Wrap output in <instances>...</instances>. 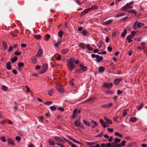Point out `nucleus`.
<instances>
[{
    "mask_svg": "<svg viewBox=\"0 0 147 147\" xmlns=\"http://www.w3.org/2000/svg\"><path fill=\"white\" fill-rule=\"evenodd\" d=\"M74 59L73 58H71L69 61H67L68 63L67 66L68 69L72 71L75 68V66L74 65Z\"/></svg>",
    "mask_w": 147,
    "mask_h": 147,
    "instance_id": "nucleus-1",
    "label": "nucleus"
},
{
    "mask_svg": "<svg viewBox=\"0 0 147 147\" xmlns=\"http://www.w3.org/2000/svg\"><path fill=\"white\" fill-rule=\"evenodd\" d=\"M87 69V67L86 66H84L80 68V69L76 70V72L77 73H80L86 71Z\"/></svg>",
    "mask_w": 147,
    "mask_h": 147,
    "instance_id": "nucleus-2",
    "label": "nucleus"
},
{
    "mask_svg": "<svg viewBox=\"0 0 147 147\" xmlns=\"http://www.w3.org/2000/svg\"><path fill=\"white\" fill-rule=\"evenodd\" d=\"M113 84L112 83H104L103 85V87L107 88H111L113 86Z\"/></svg>",
    "mask_w": 147,
    "mask_h": 147,
    "instance_id": "nucleus-3",
    "label": "nucleus"
},
{
    "mask_svg": "<svg viewBox=\"0 0 147 147\" xmlns=\"http://www.w3.org/2000/svg\"><path fill=\"white\" fill-rule=\"evenodd\" d=\"M48 66L47 64L45 63L43 65V67L42 70L41 71V73H43L46 71L48 69Z\"/></svg>",
    "mask_w": 147,
    "mask_h": 147,
    "instance_id": "nucleus-4",
    "label": "nucleus"
},
{
    "mask_svg": "<svg viewBox=\"0 0 147 147\" xmlns=\"http://www.w3.org/2000/svg\"><path fill=\"white\" fill-rule=\"evenodd\" d=\"M136 24H137V27L138 28H140L141 27V22H137V21H136L135 22V23L134 24V26L133 27L134 30H135L136 29Z\"/></svg>",
    "mask_w": 147,
    "mask_h": 147,
    "instance_id": "nucleus-5",
    "label": "nucleus"
},
{
    "mask_svg": "<svg viewBox=\"0 0 147 147\" xmlns=\"http://www.w3.org/2000/svg\"><path fill=\"white\" fill-rule=\"evenodd\" d=\"M54 139L56 141L59 142H64V141L60 137L57 136H54Z\"/></svg>",
    "mask_w": 147,
    "mask_h": 147,
    "instance_id": "nucleus-6",
    "label": "nucleus"
},
{
    "mask_svg": "<svg viewBox=\"0 0 147 147\" xmlns=\"http://www.w3.org/2000/svg\"><path fill=\"white\" fill-rule=\"evenodd\" d=\"M103 57L102 56H100L98 55H96V61L97 62L100 63L101 61L103 59Z\"/></svg>",
    "mask_w": 147,
    "mask_h": 147,
    "instance_id": "nucleus-7",
    "label": "nucleus"
},
{
    "mask_svg": "<svg viewBox=\"0 0 147 147\" xmlns=\"http://www.w3.org/2000/svg\"><path fill=\"white\" fill-rule=\"evenodd\" d=\"M76 127H80L83 129H84L85 128L83 125L79 120H78V122L77 124L76 125Z\"/></svg>",
    "mask_w": 147,
    "mask_h": 147,
    "instance_id": "nucleus-8",
    "label": "nucleus"
},
{
    "mask_svg": "<svg viewBox=\"0 0 147 147\" xmlns=\"http://www.w3.org/2000/svg\"><path fill=\"white\" fill-rule=\"evenodd\" d=\"M43 51L41 49H39L38 50V52L36 56L37 57H40L43 53Z\"/></svg>",
    "mask_w": 147,
    "mask_h": 147,
    "instance_id": "nucleus-9",
    "label": "nucleus"
},
{
    "mask_svg": "<svg viewBox=\"0 0 147 147\" xmlns=\"http://www.w3.org/2000/svg\"><path fill=\"white\" fill-rule=\"evenodd\" d=\"M86 44L83 43H81L78 45V47L82 49L83 50L85 49V48H86Z\"/></svg>",
    "mask_w": 147,
    "mask_h": 147,
    "instance_id": "nucleus-10",
    "label": "nucleus"
},
{
    "mask_svg": "<svg viewBox=\"0 0 147 147\" xmlns=\"http://www.w3.org/2000/svg\"><path fill=\"white\" fill-rule=\"evenodd\" d=\"M112 105L113 104L111 103H110L108 104L103 105L102 106V107L109 108L111 107L112 106Z\"/></svg>",
    "mask_w": 147,
    "mask_h": 147,
    "instance_id": "nucleus-11",
    "label": "nucleus"
},
{
    "mask_svg": "<svg viewBox=\"0 0 147 147\" xmlns=\"http://www.w3.org/2000/svg\"><path fill=\"white\" fill-rule=\"evenodd\" d=\"M113 21V20L110 19L104 22L103 24L105 25H108L111 23Z\"/></svg>",
    "mask_w": 147,
    "mask_h": 147,
    "instance_id": "nucleus-12",
    "label": "nucleus"
},
{
    "mask_svg": "<svg viewBox=\"0 0 147 147\" xmlns=\"http://www.w3.org/2000/svg\"><path fill=\"white\" fill-rule=\"evenodd\" d=\"M56 88L57 90L60 92L63 93L64 91L62 87L57 86Z\"/></svg>",
    "mask_w": 147,
    "mask_h": 147,
    "instance_id": "nucleus-13",
    "label": "nucleus"
},
{
    "mask_svg": "<svg viewBox=\"0 0 147 147\" xmlns=\"http://www.w3.org/2000/svg\"><path fill=\"white\" fill-rule=\"evenodd\" d=\"M122 79L117 78L114 80V84L116 85H118L119 84V82L120 81H121Z\"/></svg>",
    "mask_w": 147,
    "mask_h": 147,
    "instance_id": "nucleus-14",
    "label": "nucleus"
},
{
    "mask_svg": "<svg viewBox=\"0 0 147 147\" xmlns=\"http://www.w3.org/2000/svg\"><path fill=\"white\" fill-rule=\"evenodd\" d=\"M11 63L10 62H8L6 63L7 69L11 70Z\"/></svg>",
    "mask_w": 147,
    "mask_h": 147,
    "instance_id": "nucleus-15",
    "label": "nucleus"
},
{
    "mask_svg": "<svg viewBox=\"0 0 147 147\" xmlns=\"http://www.w3.org/2000/svg\"><path fill=\"white\" fill-rule=\"evenodd\" d=\"M90 10L89 8L85 9L81 13V16H83L85 14L87 13L89 11H90Z\"/></svg>",
    "mask_w": 147,
    "mask_h": 147,
    "instance_id": "nucleus-16",
    "label": "nucleus"
},
{
    "mask_svg": "<svg viewBox=\"0 0 147 147\" xmlns=\"http://www.w3.org/2000/svg\"><path fill=\"white\" fill-rule=\"evenodd\" d=\"M77 111V109H75L74 110L73 112V115L71 116V117L72 119H74L76 116Z\"/></svg>",
    "mask_w": 147,
    "mask_h": 147,
    "instance_id": "nucleus-17",
    "label": "nucleus"
},
{
    "mask_svg": "<svg viewBox=\"0 0 147 147\" xmlns=\"http://www.w3.org/2000/svg\"><path fill=\"white\" fill-rule=\"evenodd\" d=\"M105 69V68L102 66H100L98 69V71L100 73L103 72Z\"/></svg>",
    "mask_w": 147,
    "mask_h": 147,
    "instance_id": "nucleus-18",
    "label": "nucleus"
},
{
    "mask_svg": "<svg viewBox=\"0 0 147 147\" xmlns=\"http://www.w3.org/2000/svg\"><path fill=\"white\" fill-rule=\"evenodd\" d=\"M69 51V50L67 49H61V53L63 54H65L67 53Z\"/></svg>",
    "mask_w": 147,
    "mask_h": 147,
    "instance_id": "nucleus-19",
    "label": "nucleus"
},
{
    "mask_svg": "<svg viewBox=\"0 0 147 147\" xmlns=\"http://www.w3.org/2000/svg\"><path fill=\"white\" fill-rule=\"evenodd\" d=\"M104 119L109 124H111L112 123V122L111 119L105 117Z\"/></svg>",
    "mask_w": 147,
    "mask_h": 147,
    "instance_id": "nucleus-20",
    "label": "nucleus"
},
{
    "mask_svg": "<svg viewBox=\"0 0 147 147\" xmlns=\"http://www.w3.org/2000/svg\"><path fill=\"white\" fill-rule=\"evenodd\" d=\"M49 144L51 145H55L56 144V143L51 139H50L49 140Z\"/></svg>",
    "mask_w": 147,
    "mask_h": 147,
    "instance_id": "nucleus-21",
    "label": "nucleus"
},
{
    "mask_svg": "<svg viewBox=\"0 0 147 147\" xmlns=\"http://www.w3.org/2000/svg\"><path fill=\"white\" fill-rule=\"evenodd\" d=\"M83 122L84 124L88 126H89L91 125L90 123L85 120H83Z\"/></svg>",
    "mask_w": 147,
    "mask_h": 147,
    "instance_id": "nucleus-22",
    "label": "nucleus"
},
{
    "mask_svg": "<svg viewBox=\"0 0 147 147\" xmlns=\"http://www.w3.org/2000/svg\"><path fill=\"white\" fill-rule=\"evenodd\" d=\"M7 141H8V143L9 144H12L13 145H15V144L14 142L11 139H9L7 140Z\"/></svg>",
    "mask_w": 147,
    "mask_h": 147,
    "instance_id": "nucleus-23",
    "label": "nucleus"
},
{
    "mask_svg": "<svg viewBox=\"0 0 147 147\" xmlns=\"http://www.w3.org/2000/svg\"><path fill=\"white\" fill-rule=\"evenodd\" d=\"M50 35L49 34H47L45 36L44 39L46 41H48L49 40V39L50 38Z\"/></svg>",
    "mask_w": 147,
    "mask_h": 147,
    "instance_id": "nucleus-24",
    "label": "nucleus"
},
{
    "mask_svg": "<svg viewBox=\"0 0 147 147\" xmlns=\"http://www.w3.org/2000/svg\"><path fill=\"white\" fill-rule=\"evenodd\" d=\"M127 33V30L126 29H124V31L121 33V35L122 37H124Z\"/></svg>",
    "mask_w": 147,
    "mask_h": 147,
    "instance_id": "nucleus-25",
    "label": "nucleus"
},
{
    "mask_svg": "<svg viewBox=\"0 0 147 147\" xmlns=\"http://www.w3.org/2000/svg\"><path fill=\"white\" fill-rule=\"evenodd\" d=\"M93 99L94 97H91L89 99L86 100H85V102L88 103L89 102L92 101L93 100Z\"/></svg>",
    "mask_w": 147,
    "mask_h": 147,
    "instance_id": "nucleus-26",
    "label": "nucleus"
},
{
    "mask_svg": "<svg viewBox=\"0 0 147 147\" xmlns=\"http://www.w3.org/2000/svg\"><path fill=\"white\" fill-rule=\"evenodd\" d=\"M86 47L90 51H92L93 50L92 47H90V45L89 44H86Z\"/></svg>",
    "mask_w": 147,
    "mask_h": 147,
    "instance_id": "nucleus-27",
    "label": "nucleus"
},
{
    "mask_svg": "<svg viewBox=\"0 0 147 147\" xmlns=\"http://www.w3.org/2000/svg\"><path fill=\"white\" fill-rule=\"evenodd\" d=\"M31 60L33 63L35 64L36 61V59L35 57H32L31 58Z\"/></svg>",
    "mask_w": 147,
    "mask_h": 147,
    "instance_id": "nucleus-28",
    "label": "nucleus"
},
{
    "mask_svg": "<svg viewBox=\"0 0 147 147\" xmlns=\"http://www.w3.org/2000/svg\"><path fill=\"white\" fill-rule=\"evenodd\" d=\"M18 58L17 57H14V58L11 59V61L13 63H15L18 60Z\"/></svg>",
    "mask_w": 147,
    "mask_h": 147,
    "instance_id": "nucleus-29",
    "label": "nucleus"
},
{
    "mask_svg": "<svg viewBox=\"0 0 147 147\" xmlns=\"http://www.w3.org/2000/svg\"><path fill=\"white\" fill-rule=\"evenodd\" d=\"M137 120V119L135 117H132L129 120L130 121L132 122H134L136 121Z\"/></svg>",
    "mask_w": 147,
    "mask_h": 147,
    "instance_id": "nucleus-30",
    "label": "nucleus"
},
{
    "mask_svg": "<svg viewBox=\"0 0 147 147\" xmlns=\"http://www.w3.org/2000/svg\"><path fill=\"white\" fill-rule=\"evenodd\" d=\"M100 123L103 125V126L105 128L107 126L105 124L104 122L102 119H100L99 120Z\"/></svg>",
    "mask_w": 147,
    "mask_h": 147,
    "instance_id": "nucleus-31",
    "label": "nucleus"
},
{
    "mask_svg": "<svg viewBox=\"0 0 147 147\" xmlns=\"http://www.w3.org/2000/svg\"><path fill=\"white\" fill-rule=\"evenodd\" d=\"M88 33V32L86 30H83L82 32H81V33L84 35V36H86L87 35V33Z\"/></svg>",
    "mask_w": 147,
    "mask_h": 147,
    "instance_id": "nucleus-32",
    "label": "nucleus"
},
{
    "mask_svg": "<svg viewBox=\"0 0 147 147\" xmlns=\"http://www.w3.org/2000/svg\"><path fill=\"white\" fill-rule=\"evenodd\" d=\"M2 44L3 46L4 49H6L7 47L6 43L5 42H2Z\"/></svg>",
    "mask_w": 147,
    "mask_h": 147,
    "instance_id": "nucleus-33",
    "label": "nucleus"
},
{
    "mask_svg": "<svg viewBox=\"0 0 147 147\" xmlns=\"http://www.w3.org/2000/svg\"><path fill=\"white\" fill-rule=\"evenodd\" d=\"M34 37L37 39H39L41 38V36L39 35H35L34 36Z\"/></svg>",
    "mask_w": 147,
    "mask_h": 147,
    "instance_id": "nucleus-34",
    "label": "nucleus"
},
{
    "mask_svg": "<svg viewBox=\"0 0 147 147\" xmlns=\"http://www.w3.org/2000/svg\"><path fill=\"white\" fill-rule=\"evenodd\" d=\"M125 15V13H122L121 14H118L117 15L115 16V17L116 18H119L121 16H124Z\"/></svg>",
    "mask_w": 147,
    "mask_h": 147,
    "instance_id": "nucleus-35",
    "label": "nucleus"
},
{
    "mask_svg": "<svg viewBox=\"0 0 147 147\" xmlns=\"http://www.w3.org/2000/svg\"><path fill=\"white\" fill-rule=\"evenodd\" d=\"M89 8L90 10H95L98 8V7L97 6L94 5L91 8Z\"/></svg>",
    "mask_w": 147,
    "mask_h": 147,
    "instance_id": "nucleus-36",
    "label": "nucleus"
},
{
    "mask_svg": "<svg viewBox=\"0 0 147 147\" xmlns=\"http://www.w3.org/2000/svg\"><path fill=\"white\" fill-rule=\"evenodd\" d=\"M59 36L60 37L62 38L63 35V33L62 31H60L59 32L58 34Z\"/></svg>",
    "mask_w": 147,
    "mask_h": 147,
    "instance_id": "nucleus-37",
    "label": "nucleus"
},
{
    "mask_svg": "<svg viewBox=\"0 0 147 147\" xmlns=\"http://www.w3.org/2000/svg\"><path fill=\"white\" fill-rule=\"evenodd\" d=\"M18 67L20 68V67L24 66V64L22 62H20L18 63Z\"/></svg>",
    "mask_w": 147,
    "mask_h": 147,
    "instance_id": "nucleus-38",
    "label": "nucleus"
},
{
    "mask_svg": "<svg viewBox=\"0 0 147 147\" xmlns=\"http://www.w3.org/2000/svg\"><path fill=\"white\" fill-rule=\"evenodd\" d=\"M96 144V142H87V144L89 146H91Z\"/></svg>",
    "mask_w": 147,
    "mask_h": 147,
    "instance_id": "nucleus-39",
    "label": "nucleus"
},
{
    "mask_svg": "<svg viewBox=\"0 0 147 147\" xmlns=\"http://www.w3.org/2000/svg\"><path fill=\"white\" fill-rule=\"evenodd\" d=\"M128 9L127 7L125 5L122 7L121 10L123 11H125L127 10Z\"/></svg>",
    "mask_w": 147,
    "mask_h": 147,
    "instance_id": "nucleus-40",
    "label": "nucleus"
},
{
    "mask_svg": "<svg viewBox=\"0 0 147 147\" xmlns=\"http://www.w3.org/2000/svg\"><path fill=\"white\" fill-rule=\"evenodd\" d=\"M53 103L51 101H47L45 102L44 104L45 105H51Z\"/></svg>",
    "mask_w": 147,
    "mask_h": 147,
    "instance_id": "nucleus-41",
    "label": "nucleus"
},
{
    "mask_svg": "<svg viewBox=\"0 0 147 147\" xmlns=\"http://www.w3.org/2000/svg\"><path fill=\"white\" fill-rule=\"evenodd\" d=\"M134 37V36L132 35L131 34H130L127 37V39H131L133 38Z\"/></svg>",
    "mask_w": 147,
    "mask_h": 147,
    "instance_id": "nucleus-42",
    "label": "nucleus"
},
{
    "mask_svg": "<svg viewBox=\"0 0 147 147\" xmlns=\"http://www.w3.org/2000/svg\"><path fill=\"white\" fill-rule=\"evenodd\" d=\"M115 135L116 136H119L121 138L122 136V135L121 134L117 132H115Z\"/></svg>",
    "mask_w": 147,
    "mask_h": 147,
    "instance_id": "nucleus-43",
    "label": "nucleus"
},
{
    "mask_svg": "<svg viewBox=\"0 0 147 147\" xmlns=\"http://www.w3.org/2000/svg\"><path fill=\"white\" fill-rule=\"evenodd\" d=\"M117 143L115 142H113L111 144V147H116Z\"/></svg>",
    "mask_w": 147,
    "mask_h": 147,
    "instance_id": "nucleus-44",
    "label": "nucleus"
},
{
    "mask_svg": "<svg viewBox=\"0 0 147 147\" xmlns=\"http://www.w3.org/2000/svg\"><path fill=\"white\" fill-rule=\"evenodd\" d=\"M67 137L68 138H69V139H70V140L73 141L74 142H75L76 140L74 139L72 137H71L70 136H68V135H67Z\"/></svg>",
    "mask_w": 147,
    "mask_h": 147,
    "instance_id": "nucleus-45",
    "label": "nucleus"
},
{
    "mask_svg": "<svg viewBox=\"0 0 147 147\" xmlns=\"http://www.w3.org/2000/svg\"><path fill=\"white\" fill-rule=\"evenodd\" d=\"M58 57H56V55L55 56V58H56L57 60H60L61 59V57L59 55L57 54Z\"/></svg>",
    "mask_w": 147,
    "mask_h": 147,
    "instance_id": "nucleus-46",
    "label": "nucleus"
},
{
    "mask_svg": "<svg viewBox=\"0 0 147 147\" xmlns=\"http://www.w3.org/2000/svg\"><path fill=\"white\" fill-rule=\"evenodd\" d=\"M69 144L71 147H78L75 144L72 143L71 142H69Z\"/></svg>",
    "mask_w": 147,
    "mask_h": 147,
    "instance_id": "nucleus-47",
    "label": "nucleus"
},
{
    "mask_svg": "<svg viewBox=\"0 0 147 147\" xmlns=\"http://www.w3.org/2000/svg\"><path fill=\"white\" fill-rule=\"evenodd\" d=\"M7 89H8V88L7 86H4V85H3V86L2 88V89L3 90H4L5 91H6L7 90Z\"/></svg>",
    "mask_w": 147,
    "mask_h": 147,
    "instance_id": "nucleus-48",
    "label": "nucleus"
},
{
    "mask_svg": "<svg viewBox=\"0 0 147 147\" xmlns=\"http://www.w3.org/2000/svg\"><path fill=\"white\" fill-rule=\"evenodd\" d=\"M50 109L53 111H55L56 109V107L54 106H51L50 107Z\"/></svg>",
    "mask_w": 147,
    "mask_h": 147,
    "instance_id": "nucleus-49",
    "label": "nucleus"
},
{
    "mask_svg": "<svg viewBox=\"0 0 147 147\" xmlns=\"http://www.w3.org/2000/svg\"><path fill=\"white\" fill-rule=\"evenodd\" d=\"M127 114V111L125 109L123 111V117H125Z\"/></svg>",
    "mask_w": 147,
    "mask_h": 147,
    "instance_id": "nucleus-50",
    "label": "nucleus"
},
{
    "mask_svg": "<svg viewBox=\"0 0 147 147\" xmlns=\"http://www.w3.org/2000/svg\"><path fill=\"white\" fill-rule=\"evenodd\" d=\"M61 41H58V42L55 44V45L56 47H58L59 45H61Z\"/></svg>",
    "mask_w": 147,
    "mask_h": 147,
    "instance_id": "nucleus-51",
    "label": "nucleus"
},
{
    "mask_svg": "<svg viewBox=\"0 0 147 147\" xmlns=\"http://www.w3.org/2000/svg\"><path fill=\"white\" fill-rule=\"evenodd\" d=\"M143 104L142 103L141 105L140 106H138L137 107V108L138 110H140V109H141L143 107Z\"/></svg>",
    "mask_w": 147,
    "mask_h": 147,
    "instance_id": "nucleus-52",
    "label": "nucleus"
},
{
    "mask_svg": "<svg viewBox=\"0 0 147 147\" xmlns=\"http://www.w3.org/2000/svg\"><path fill=\"white\" fill-rule=\"evenodd\" d=\"M123 92V91H121L120 90H117V93L118 95H121Z\"/></svg>",
    "mask_w": 147,
    "mask_h": 147,
    "instance_id": "nucleus-53",
    "label": "nucleus"
},
{
    "mask_svg": "<svg viewBox=\"0 0 147 147\" xmlns=\"http://www.w3.org/2000/svg\"><path fill=\"white\" fill-rule=\"evenodd\" d=\"M74 81V79H72L70 80V84L72 86H74V84L73 83V82Z\"/></svg>",
    "mask_w": 147,
    "mask_h": 147,
    "instance_id": "nucleus-54",
    "label": "nucleus"
},
{
    "mask_svg": "<svg viewBox=\"0 0 147 147\" xmlns=\"http://www.w3.org/2000/svg\"><path fill=\"white\" fill-rule=\"evenodd\" d=\"M2 141L3 142H5L6 141V139L4 137H2L1 138Z\"/></svg>",
    "mask_w": 147,
    "mask_h": 147,
    "instance_id": "nucleus-55",
    "label": "nucleus"
},
{
    "mask_svg": "<svg viewBox=\"0 0 147 147\" xmlns=\"http://www.w3.org/2000/svg\"><path fill=\"white\" fill-rule=\"evenodd\" d=\"M128 18V16H126V17H124V18H123L122 19H121L120 20V21H121L123 20H125L126 21L127 19Z\"/></svg>",
    "mask_w": 147,
    "mask_h": 147,
    "instance_id": "nucleus-56",
    "label": "nucleus"
},
{
    "mask_svg": "<svg viewBox=\"0 0 147 147\" xmlns=\"http://www.w3.org/2000/svg\"><path fill=\"white\" fill-rule=\"evenodd\" d=\"M121 140L120 139L118 138H115V141L117 143H119L121 141Z\"/></svg>",
    "mask_w": 147,
    "mask_h": 147,
    "instance_id": "nucleus-57",
    "label": "nucleus"
},
{
    "mask_svg": "<svg viewBox=\"0 0 147 147\" xmlns=\"http://www.w3.org/2000/svg\"><path fill=\"white\" fill-rule=\"evenodd\" d=\"M111 147V143H106V147Z\"/></svg>",
    "mask_w": 147,
    "mask_h": 147,
    "instance_id": "nucleus-58",
    "label": "nucleus"
},
{
    "mask_svg": "<svg viewBox=\"0 0 147 147\" xmlns=\"http://www.w3.org/2000/svg\"><path fill=\"white\" fill-rule=\"evenodd\" d=\"M107 130L109 132H112L113 131V129L112 128H108L107 129Z\"/></svg>",
    "mask_w": 147,
    "mask_h": 147,
    "instance_id": "nucleus-59",
    "label": "nucleus"
},
{
    "mask_svg": "<svg viewBox=\"0 0 147 147\" xmlns=\"http://www.w3.org/2000/svg\"><path fill=\"white\" fill-rule=\"evenodd\" d=\"M21 138L19 136H16V140L18 141H20L21 140Z\"/></svg>",
    "mask_w": 147,
    "mask_h": 147,
    "instance_id": "nucleus-60",
    "label": "nucleus"
},
{
    "mask_svg": "<svg viewBox=\"0 0 147 147\" xmlns=\"http://www.w3.org/2000/svg\"><path fill=\"white\" fill-rule=\"evenodd\" d=\"M91 122H92V123H93V124H94V125H95L97 126H98V124L97 123L96 121H94L92 120V121Z\"/></svg>",
    "mask_w": 147,
    "mask_h": 147,
    "instance_id": "nucleus-61",
    "label": "nucleus"
},
{
    "mask_svg": "<svg viewBox=\"0 0 147 147\" xmlns=\"http://www.w3.org/2000/svg\"><path fill=\"white\" fill-rule=\"evenodd\" d=\"M134 11V10L130 9L127 10V12L128 13H133Z\"/></svg>",
    "mask_w": 147,
    "mask_h": 147,
    "instance_id": "nucleus-62",
    "label": "nucleus"
},
{
    "mask_svg": "<svg viewBox=\"0 0 147 147\" xmlns=\"http://www.w3.org/2000/svg\"><path fill=\"white\" fill-rule=\"evenodd\" d=\"M107 49L110 52L112 51V48L111 47H107Z\"/></svg>",
    "mask_w": 147,
    "mask_h": 147,
    "instance_id": "nucleus-63",
    "label": "nucleus"
},
{
    "mask_svg": "<svg viewBox=\"0 0 147 147\" xmlns=\"http://www.w3.org/2000/svg\"><path fill=\"white\" fill-rule=\"evenodd\" d=\"M41 68V67L39 65H37L36 67L35 68L37 70H39Z\"/></svg>",
    "mask_w": 147,
    "mask_h": 147,
    "instance_id": "nucleus-64",
    "label": "nucleus"
}]
</instances>
